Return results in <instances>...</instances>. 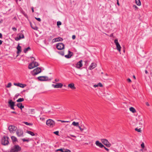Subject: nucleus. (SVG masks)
<instances>
[{
    "mask_svg": "<svg viewBox=\"0 0 152 152\" xmlns=\"http://www.w3.org/2000/svg\"><path fill=\"white\" fill-rule=\"evenodd\" d=\"M9 137L7 136H4L2 137L1 140V144L4 146L7 145L9 144Z\"/></svg>",
    "mask_w": 152,
    "mask_h": 152,
    "instance_id": "obj_1",
    "label": "nucleus"
},
{
    "mask_svg": "<svg viewBox=\"0 0 152 152\" xmlns=\"http://www.w3.org/2000/svg\"><path fill=\"white\" fill-rule=\"evenodd\" d=\"M46 124L50 127H53L55 125L54 121L52 119H49L46 121Z\"/></svg>",
    "mask_w": 152,
    "mask_h": 152,
    "instance_id": "obj_2",
    "label": "nucleus"
},
{
    "mask_svg": "<svg viewBox=\"0 0 152 152\" xmlns=\"http://www.w3.org/2000/svg\"><path fill=\"white\" fill-rule=\"evenodd\" d=\"M39 65V63L38 62L32 61V62L29 65L28 68L29 69H31L35 67L38 66Z\"/></svg>",
    "mask_w": 152,
    "mask_h": 152,
    "instance_id": "obj_3",
    "label": "nucleus"
},
{
    "mask_svg": "<svg viewBox=\"0 0 152 152\" xmlns=\"http://www.w3.org/2000/svg\"><path fill=\"white\" fill-rule=\"evenodd\" d=\"M101 141L107 147H109L111 146V144L106 139H102Z\"/></svg>",
    "mask_w": 152,
    "mask_h": 152,
    "instance_id": "obj_4",
    "label": "nucleus"
},
{
    "mask_svg": "<svg viewBox=\"0 0 152 152\" xmlns=\"http://www.w3.org/2000/svg\"><path fill=\"white\" fill-rule=\"evenodd\" d=\"M42 71L40 67H37L33 70V75H36L40 73Z\"/></svg>",
    "mask_w": 152,
    "mask_h": 152,
    "instance_id": "obj_5",
    "label": "nucleus"
},
{
    "mask_svg": "<svg viewBox=\"0 0 152 152\" xmlns=\"http://www.w3.org/2000/svg\"><path fill=\"white\" fill-rule=\"evenodd\" d=\"M11 149L14 152H18L21 150V148L18 145H15L14 146L13 148H11Z\"/></svg>",
    "mask_w": 152,
    "mask_h": 152,
    "instance_id": "obj_6",
    "label": "nucleus"
},
{
    "mask_svg": "<svg viewBox=\"0 0 152 152\" xmlns=\"http://www.w3.org/2000/svg\"><path fill=\"white\" fill-rule=\"evenodd\" d=\"M37 79L40 81H46L48 80V77L46 76H41L37 77Z\"/></svg>",
    "mask_w": 152,
    "mask_h": 152,
    "instance_id": "obj_7",
    "label": "nucleus"
},
{
    "mask_svg": "<svg viewBox=\"0 0 152 152\" xmlns=\"http://www.w3.org/2000/svg\"><path fill=\"white\" fill-rule=\"evenodd\" d=\"M56 48L59 50H63L64 48V45L62 43H59L56 44Z\"/></svg>",
    "mask_w": 152,
    "mask_h": 152,
    "instance_id": "obj_8",
    "label": "nucleus"
},
{
    "mask_svg": "<svg viewBox=\"0 0 152 152\" xmlns=\"http://www.w3.org/2000/svg\"><path fill=\"white\" fill-rule=\"evenodd\" d=\"M114 43L115 44V45L116 46V48L117 50L119 51V52H120L121 51V47L119 43H118L117 39H115V40Z\"/></svg>",
    "mask_w": 152,
    "mask_h": 152,
    "instance_id": "obj_9",
    "label": "nucleus"
},
{
    "mask_svg": "<svg viewBox=\"0 0 152 152\" xmlns=\"http://www.w3.org/2000/svg\"><path fill=\"white\" fill-rule=\"evenodd\" d=\"M16 134L18 137L23 136V132L20 129H18L16 130Z\"/></svg>",
    "mask_w": 152,
    "mask_h": 152,
    "instance_id": "obj_10",
    "label": "nucleus"
},
{
    "mask_svg": "<svg viewBox=\"0 0 152 152\" xmlns=\"http://www.w3.org/2000/svg\"><path fill=\"white\" fill-rule=\"evenodd\" d=\"M18 36L15 38L16 41H18L21 39H23L24 38V36L22 33H19L17 35Z\"/></svg>",
    "mask_w": 152,
    "mask_h": 152,
    "instance_id": "obj_11",
    "label": "nucleus"
},
{
    "mask_svg": "<svg viewBox=\"0 0 152 152\" xmlns=\"http://www.w3.org/2000/svg\"><path fill=\"white\" fill-rule=\"evenodd\" d=\"M63 86V85L61 83H57L56 85H52V86L55 88H61Z\"/></svg>",
    "mask_w": 152,
    "mask_h": 152,
    "instance_id": "obj_12",
    "label": "nucleus"
},
{
    "mask_svg": "<svg viewBox=\"0 0 152 152\" xmlns=\"http://www.w3.org/2000/svg\"><path fill=\"white\" fill-rule=\"evenodd\" d=\"M17 129V128L16 126L12 125L10 126L8 128L10 132L16 130Z\"/></svg>",
    "mask_w": 152,
    "mask_h": 152,
    "instance_id": "obj_13",
    "label": "nucleus"
},
{
    "mask_svg": "<svg viewBox=\"0 0 152 152\" xmlns=\"http://www.w3.org/2000/svg\"><path fill=\"white\" fill-rule=\"evenodd\" d=\"M82 62V60H81L78 62H77V64H76V67L78 69H80V67H81L83 66Z\"/></svg>",
    "mask_w": 152,
    "mask_h": 152,
    "instance_id": "obj_14",
    "label": "nucleus"
},
{
    "mask_svg": "<svg viewBox=\"0 0 152 152\" xmlns=\"http://www.w3.org/2000/svg\"><path fill=\"white\" fill-rule=\"evenodd\" d=\"M14 85L15 86H19L21 88H23L26 86V85L25 84H23L20 83H14Z\"/></svg>",
    "mask_w": 152,
    "mask_h": 152,
    "instance_id": "obj_15",
    "label": "nucleus"
},
{
    "mask_svg": "<svg viewBox=\"0 0 152 152\" xmlns=\"http://www.w3.org/2000/svg\"><path fill=\"white\" fill-rule=\"evenodd\" d=\"M15 102H14L12 101V100H10L8 102V106L10 107H11L12 106H15Z\"/></svg>",
    "mask_w": 152,
    "mask_h": 152,
    "instance_id": "obj_16",
    "label": "nucleus"
},
{
    "mask_svg": "<svg viewBox=\"0 0 152 152\" xmlns=\"http://www.w3.org/2000/svg\"><path fill=\"white\" fill-rule=\"evenodd\" d=\"M63 40V39L62 38L58 37L53 39L52 42H56L62 41Z\"/></svg>",
    "mask_w": 152,
    "mask_h": 152,
    "instance_id": "obj_17",
    "label": "nucleus"
},
{
    "mask_svg": "<svg viewBox=\"0 0 152 152\" xmlns=\"http://www.w3.org/2000/svg\"><path fill=\"white\" fill-rule=\"evenodd\" d=\"M73 53L69 50L68 51V54L65 56V57L67 58H70L73 55Z\"/></svg>",
    "mask_w": 152,
    "mask_h": 152,
    "instance_id": "obj_18",
    "label": "nucleus"
},
{
    "mask_svg": "<svg viewBox=\"0 0 152 152\" xmlns=\"http://www.w3.org/2000/svg\"><path fill=\"white\" fill-rule=\"evenodd\" d=\"M95 144L97 146H99L101 148H103V147H104V146L99 141H96V142Z\"/></svg>",
    "mask_w": 152,
    "mask_h": 152,
    "instance_id": "obj_19",
    "label": "nucleus"
},
{
    "mask_svg": "<svg viewBox=\"0 0 152 152\" xmlns=\"http://www.w3.org/2000/svg\"><path fill=\"white\" fill-rule=\"evenodd\" d=\"M96 66V64L95 63H92L90 66L89 69H92L94 68Z\"/></svg>",
    "mask_w": 152,
    "mask_h": 152,
    "instance_id": "obj_20",
    "label": "nucleus"
},
{
    "mask_svg": "<svg viewBox=\"0 0 152 152\" xmlns=\"http://www.w3.org/2000/svg\"><path fill=\"white\" fill-rule=\"evenodd\" d=\"M17 49V53L18 54L17 56H18L19 53H20L21 52V47L19 45V44L18 45Z\"/></svg>",
    "mask_w": 152,
    "mask_h": 152,
    "instance_id": "obj_21",
    "label": "nucleus"
},
{
    "mask_svg": "<svg viewBox=\"0 0 152 152\" xmlns=\"http://www.w3.org/2000/svg\"><path fill=\"white\" fill-rule=\"evenodd\" d=\"M68 87L70 88L72 90H75L76 89V87L75 86L74 84L72 83L68 85Z\"/></svg>",
    "mask_w": 152,
    "mask_h": 152,
    "instance_id": "obj_22",
    "label": "nucleus"
},
{
    "mask_svg": "<svg viewBox=\"0 0 152 152\" xmlns=\"http://www.w3.org/2000/svg\"><path fill=\"white\" fill-rule=\"evenodd\" d=\"M16 105L21 110L24 107V106L21 103H18Z\"/></svg>",
    "mask_w": 152,
    "mask_h": 152,
    "instance_id": "obj_23",
    "label": "nucleus"
},
{
    "mask_svg": "<svg viewBox=\"0 0 152 152\" xmlns=\"http://www.w3.org/2000/svg\"><path fill=\"white\" fill-rule=\"evenodd\" d=\"M26 132L27 133H28L29 134H30L32 136H34L35 135H37V133H36L35 134L33 132L31 131H29L27 130L26 131Z\"/></svg>",
    "mask_w": 152,
    "mask_h": 152,
    "instance_id": "obj_24",
    "label": "nucleus"
},
{
    "mask_svg": "<svg viewBox=\"0 0 152 152\" xmlns=\"http://www.w3.org/2000/svg\"><path fill=\"white\" fill-rule=\"evenodd\" d=\"M72 125H73L75 126L78 127L79 126V123L77 122H76L75 121H73L72 123Z\"/></svg>",
    "mask_w": 152,
    "mask_h": 152,
    "instance_id": "obj_25",
    "label": "nucleus"
},
{
    "mask_svg": "<svg viewBox=\"0 0 152 152\" xmlns=\"http://www.w3.org/2000/svg\"><path fill=\"white\" fill-rule=\"evenodd\" d=\"M11 138L12 141L13 142H15L17 141V138L14 136H12L11 137Z\"/></svg>",
    "mask_w": 152,
    "mask_h": 152,
    "instance_id": "obj_26",
    "label": "nucleus"
},
{
    "mask_svg": "<svg viewBox=\"0 0 152 152\" xmlns=\"http://www.w3.org/2000/svg\"><path fill=\"white\" fill-rule=\"evenodd\" d=\"M129 110L133 113H135L136 112L135 109L132 107H131L129 108Z\"/></svg>",
    "mask_w": 152,
    "mask_h": 152,
    "instance_id": "obj_27",
    "label": "nucleus"
},
{
    "mask_svg": "<svg viewBox=\"0 0 152 152\" xmlns=\"http://www.w3.org/2000/svg\"><path fill=\"white\" fill-rule=\"evenodd\" d=\"M135 3L138 6L141 5V3L140 0H135Z\"/></svg>",
    "mask_w": 152,
    "mask_h": 152,
    "instance_id": "obj_28",
    "label": "nucleus"
},
{
    "mask_svg": "<svg viewBox=\"0 0 152 152\" xmlns=\"http://www.w3.org/2000/svg\"><path fill=\"white\" fill-rule=\"evenodd\" d=\"M31 50V48L29 47L24 49L23 51L25 53H26L28 50Z\"/></svg>",
    "mask_w": 152,
    "mask_h": 152,
    "instance_id": "obj_29",
    "label": "nucleus"
},
{
    "mask_svg": "<svg viewBox=\"0 0 152 152\" xmlns=\"http://www.w3.org/2000/svg\"><path fill=\"white\" fill-rule=\"evenodd\" d=\"M24 100V99L23 98H20L18 99L17 100V102H20L23 101Z\"/></svg>",
    "mask_w": 152,
    "mask_h": 152,
    "instance_id": "obj_30",
    "label": "nucleus"
},
{
    "mask_svg": "<svg viewBox=\"0 0 152 152\" xmlns=\"http://www.w3.org/2000/svg\"><path fill=\"white\" fill-rule=\"evenodd\" d=\"M144 123V121H143L142 119H141L140 120L139 122V124L141 125V126Z\"/></svg>",
    "mask_w": 152,
    "mask_h": 152,
    "instance_id": "obj_31",
    "label": "nucleus"
},
{
    "mask_svg": "<svg viewBox=\"0 0 152 152\" xmlns=\"http://www.w3.org/2000/svg\"><path fill=\"white\" fill-rule=\"evenodd\" d=\"M135 130L136 131H137V132H142V130H141V128H140L139 129H138L137 128H136L135 129Z\"/></svg>",
    "mask_w": 152,
    "mask_h": 152,
    "instance_id": "obj_32",
    "label": "nucleus"
},
{
    "mask_svg": "<svg viewBox=\"0 0 152 152\" xmlns=\"http://www.w3.org/2000/svg\"><path fill=\"white\" fill-rule=\"evenodd\" d=\"M58 53L61 56H63L64 55V52L63 51H59Z\"/></svg>",
    "mask_w": 152,
    "mask_h": 152,
    "instance_id": "obj_33",
    "label": "nucleus"
},
{
    "mask_svg": "<svg viewBox=\"0 0 152 152\" xmlns=\"http://www.w3.org/2000/svg\"><path fill=\"white\" fill-rule=\"evenodd\" d=\"M58 151H60L61 152H63V148H60V149H57L55 151L56 152H57Z\"/></svg>",
    "mask_w": 152,
    "mask_h": 152,
    "instance_id": "obj_34",
    "label": "nucleus"
},
{
    "mask_svg": "<svg viewBox=\"0 0 152 152\" xmlns=\"http://www.w3.org/2000/svg\"><path fill=\"white\" fill-rule=\"evenodd\" d=\"M24 123L27 125L30 126L32 124L30 123H28L27 122H24Z\"/></svg>",
    "mask_w": 152,
    "mask_h": 152,
    "instance_id": "obj_35",
    "label": "nucleus"
},
{
    "mask_svg": "<svg viewBox=\"0 0 152 152\" xmlns=\"http://www.w3.org/2000/svg\"><path fill=\"white\" fill-rule=\"evenodd\" d=\"M21 140L23 142H26H26H28L29 141V140L28 139H26L25 138L22 139Z\"/></svg>",
    "mask_w": 152,
    "mask_h": 152,
    "instance_id": "obj_36",
    "label": "nucleus"
},
{
    "mask_svg": "<svg viewBox=\"0 0 152 152\" xmlns=\"http://www.w3.org/2000/svg\"><path fill=\"white\" fill-rule=\"evenodd\" d=\"M78 127L79 128L80 131H81V132H83V130L84 129H86V128H82L80 126H78Z\"/></svg>",
    "mask_w": 152,
    "mask_h": 152,
    "instance_id": "obj_37",
    "label": "nucleus"
},
{
    "mask_svg": "<svg viewBox=\"0 0 152 152\" xmlns=\"http://www.w3.org/2000/svg\"><path fill=\"white\" fill-rule=\"evenodd\" d=\"M53 133L59 136L58 131H56L53 132Z\"/></svg>",
    "mask_w": 152,
    "mask_h": 152,
    "instance_id": "obj_38",
    "label": "nucleus"
},
{
    "mask_svg": "<svg viewBox=\"0 0 152 152\" xmlns=\"http://www.w3.org/2000/svg\"><path fill=\"white\" fill-rule=\"evenodd\" d=\"M12 86V84L11 83H9L7 86H6V87H7V88H10V87Z\"/></svg>",
    "mask_w": 152,
    "mask_h": 152,
    "instance_id": "obj_39",
    "label": "nucleus"
},
{
    "mask_svg": "<svg viewBox=\"0 0 152 152\" xmlns=\"http://www.w3.org/2000/svg\"><path fill=\"white\" fill-rule=\"evenodd\" d=\"M61 25V23L60 21H58L57 23V26H59Z\"/></svg>",
    "mask_w": 152,
    "mask_h": 152,
    "instance_id": "obj_40",
    "label": "nucleus"
},
{
    "mask_svg": "<svg viewBox=\"0 0 152 152\" xmlns=\"http://www.w3.org/2000/svg\"><path fill=\"white\" fill-rule=\"evenodd\" d=\"M34 109H31V111L30 112H31V114H34L35 113V112H34Z\"/></svg>",
    "mask_w": 152,
    "mask_h": 152,
    "instance_id": "obj_41",
    "label": "nucleus"
},
{
    "mask_svg": "<svg viewBox=\"0 0 152 152\" xmlns=\"http://www.w3.org/2000/svg\"><path fill=\"white\" fill-rule=\"evenodd\" d=\"M30 25H31V27L33 29H34V30H36L37 29V27H33L32 26V24L31 23H30Z\"/></svg>",
    "mask_w": 152,
    "mask_h": 152,
    "instance_id": "obj_42",
    "label": "nucleus"
},
{
    "mask_svg": "<svg viewBox=\"0 0 152 152\" xmlns=\"http://www.w3.org/2000/svg\"><path fill=\"white\" fill-rule=\"evenodd\" d=\"M141 147L142 148H144L145 147L144 143L143 142L141 145Z\"/></svg>",
    "mask_w": 152,
    "mask_h": 152,
    "instance_id": "obj_43",
    "label": "nucleus"
},
{
    "mask_svg": "<svg viewBox=\"0 0 152 152\" xmlns=\"http://www.w3.org/2000/svg\"><path fill=\"white\" fill-rule=\"evenodd\" d=\"M35 18L38 21L40 22L41 20V19L40 18Z\"/></svg>",
    "mask_w": 152,
    "mask_h": 152,
    "instance_id": "obj_44",
    "label": "nucleus"
},
{
    "mask_svg": "<svg viewBox=\"0 0 152 152\" xmlns=\"http://www.w3.org/2000/svg\"><path fill=\"white\" fill-rule=\"evenodd\" d=\"M98 86H99L100 87H102V86H103L102 84V83H98Z\"/></svg>",
    "mask_w": 152,
    "mask_h": 152,
    "instance_id": "obj_45",
    "label": "nucleus"
},
{
    "mask_svg": "<svg viewBox=\"0 0 152 152\" xmlns=\"http://www.w3.org/2000/svg\"><path fill=\"white\" fill-rule=\"evenodd\" d=\"M65 150L66 151H63V152H71V151L68 149H66Z\"/></svg>",
    "mask_w": 152,
    "mask_h": 152,
    "instance_id": "obj_46",
    "label": "nucleus"
},
{
    "mask_svg": "<svg viewBox=\"0 0 152 152\" xmlns=\"http://www.w3.org/2000/svg\"><path fill=\"white\" fill-rule=\"evenodd\" d=\"M12 29L14 31H17V29L15 27H12Z\"/></svg>",
    "mask_w": 152,
    "mask_h": 152,
    "instance_id": "obj_47",
    "label": "nucleus"
},
{
    "mask_svg": "<svg viewBox=\"0 0 152 152\" xmlns=\"http://www.w3.org/2000/svg\"><path fill=\"white\" fill-rule=\"evenodd\" d=\"M30 58H31V60L33 61H34L35 60V58L33 57H31Z\"/></svg>",
    "mask_w": 152,
    "mask_h": 152,
    "instance_id": "obj_48",
    "label": "nucleus"
},
{
    "mask_svg": "<svg viewBox=\"0 0 152 152\" xmlns=\"http://www.w3.org/2000/svg\"><path fill=\"white\" fill-rule=\"evenodd\" d=\"M133 7L135 9V10H136L138 8V7L135 5H134Z\"/></svg>",
    "mask_w": 152,
    "mask_h": 152,
    "instance_id": "obj_49",
    "label": "nucleus"
},
{
    "mask_svg": "<svg viewBox=\"0 0 152 152\" xmlns=\"http://www.w3.org/2000/svg\"><path fill=\"white\" fill-rule=\"evenodd\" d=\"M103 148H104V149L107 151H109V149L108 148H106V147H105L104 146V147H103Z\"/></svg>",
    "mask_w": 152,
    "mask_h": 152,
    "instance_id": "obj_50",
    "label": "nucleus"
},
{
    "mask_svg": "<svg viewBox=\"0 0 152 152\" xmlns=\"http://www.w3.org/2000/svg\"><path fill=\"white\" fill-rule=\"evenodd\" d=\"M127 80L129 83H131V80L130 78H128L127 79Z\"/></svg>",
    "mask_w": 152,
    "mask_h": 152,
    "instance_id": "obj_51",
    "label": "nucleus"
},
{
    "mask_svg": "<svg viewBox=\"0 0 152 152\" xmlns=\"http://www.w3.org/2000/svg\"><path fill=\"white\" fill-rule=\"evenodd\" d=\"M72 39H75L76 38V36L75 35H73L72 37Z\"/></svg>",
    "mask_w": 152,
    "mask_h": 152,
    "instance_id": "obj_52",
    "label": "nucleus"
},
{
    "mask_svg": "<svg viewBox=\"0 0 152 152\" xmlns=\"http://www.w3.org/2000/svg\"><path fill=\"white\" fill-rule=\"evenodd\" d=\"M146 105L148 106H150V104L148 102H146L145 103Z\"/></svg>",
    "mask_w": 152,
    "mask_h": 152,
    "instance_id": "obj_53",
    "label": "nucleus"
},
{
    "mask_svg": "<svg viewBox=\"0 0 152 152\" xmlns=\"http://www.w3.org/2000/svg\"><path fill=\"white\" fill-rule=\"evenodd\" d=\"M14 107V106H12V107H10V108H11V109L15 110V108Z\"/></svg>",
    "mask_w": 152,
    "mask_h": 152,
    "instance_id": "obj_54",
    "label": "nucleus"
},
{
    "mask_svg": "<svg viewBox=\"0 0 152 152\" xmlns=\"http://www.w3.org/2000/svg\"><path fill=\"white\" fill-rule=\"evenodd\" d=\"M58 121H61L62 123H65V121H63V120H58Z\"/></svg>",
    "mask_w": 152,
    "mask_h": 152,
    "instance_id": "obj_55",
    "label": "nucleus"
},
{
    "mask_svg": "<svg viewBox=\"0 0 152 152\" xmlns=\"http://www.w3.org/2000/svg\"><path fill=\"white\" fill-rule=\"evenodd\" d=\"M70 135L72 137H76V136L74 135H72V134H70Z\"/></svg>",
    "mask_w": 152,
    "mask_h": 152,
    "instance_id": "obj_56",
    "label": "nucleus"
},
{
    "mask_svg": "<svg viewBox=\"0 0 152 152\" xmlns=\"http://www.w3.org/2000/svg\"><path fill=\"white\" fill-rule=\"evenodd\" d=\"M98 86V84L97 85H94V87L95 88H96Z\"/></svg>",
    "mask_w": 152,
    "mask_h": 152,
    "instance_id": "obj_57",
    "label": "nucleus"
},
{
    "mask_svg": "<svg viewBox=\"0 0 152 152\" xmlns=\"http://www.w3.org/2000/svg\"><path fill=\"white\" fill-rule=\"evenodd\" d=\"M0 38H2V35L1 33H0Z\"/></svg>",
    "mask_w": 152,
    "mask_h": 152,
    "instance_id": "obj_58",
    "label": "nucleus"
},
{
    "mask_svg": "<svg viewBox=\"0 0 152 152\" xmlns=\"http://www.w3.org/2000/svg\"><path fill=\"white\" fill-rule=\"evenodd\" d=\"M3 22V20L2 19H1L0 20V24L2 23Z\"/></svg>",
    "mask_w": 152,
    "mask_h": 152,
    "instance_id": "obj_59",
    "label": "nucleus"
},
{
    "mask_svg": "<svg viewBox=\"0 0 152 152\" xmlns=\"http://www.w3.org/2000/svg\"><path fill=\"white\" fill-rule=\"evenodd\" d=\"M59 80L58 79H56L55 80V81L56 82H58L59 81Z\"/></svg>",
    "mask_w": 152,
    "mask_h": 152,
    "instance_id": "obj_60",
    "label": "nucleus"
},
{
    "mask_svg": "<svg viewBox=\"0 0 152 152\" xmlns=\"http://www.w3.org/2000/svg\"><path fill=\"white\" fill-rule=\"evenodd\" d=\"M3 42V41L1 40H0V45L2 44Z\"/></svg>",
    "mask_w": 152,
    "mask_h": 152,
    "instance_id": "obj_61",
    "label": "nucleus"
},
{
    "mask_svg": "<svg viewBox=\"0 0 152 152\" xmlns=\"http://www.w3.org/2000/svg\"><path fill=\"white\" fill-rule=\"evenodd\" d=\"M113 33L112 34H111L110 35V37H113Z\"/></svg>",
    "mask_w": 152,
    "mask_h": 152,
    "instance_id": "obj_62",
    "label": "nucleus"
},
{
    "mask_svg": "<svg viewBox=\"0 0 152 152\" xmlns=\"http://www.w3.org/2000/svg\"><path fill=\"white\" fill-rule=\"evenodd\" d=\"M11 113H12L15 114H16V112L15 111H12V112H11Z\"/></svg>",
    "mask_w": 152,
    "mask_h": 152,
    "instance_id": "obj_63",
    "label": "nucleus"
},
{
    "mask_svg": "<svg viewBox=\"0 0 152 152\" xmlns=\"http://www.w3.org/2000/svg\"><path fill=\"white\" fill-rule=\"evenodd\" d=\"M31 10H32V12H34V9H33V7H32Z\"/></svg>",
    "mask_w": 152,
    "mask_h": 152,
    "instance_id": "obj_64",
    "label": "nucleus"
}]
</instances>
